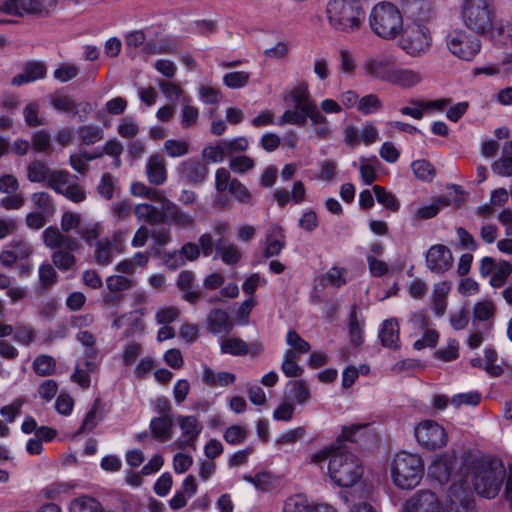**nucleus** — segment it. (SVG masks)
I'll return each mask as SVG.
<instances>
[{
	"instance_id": "1",
	"label": "nucleus",
	"mask_w": 512,
	"mask_h": 512,
	"mask_svg": "<svg viewBox=\"0 0 512 512\" xmlns=\"http://www.w3.org/2000/svg\"><path fill=\"white\" fill-rule=\"evenodd\" d=\"M325 13L331 28L343 33L358 31L366 18L358 0H329Z\"/></svg>"
},
{
	"instance_id": "2",
	"label": "nucleus",
	"mask_w": 512,
	"mask_h": 512,
	"mask_svg": "<svg viewBox=\"0 0 512 512\" xmlns=\"http://www.w3.org/2000/svg\"><path fill=\"white\" fill-rule=\"evenodd\" d=\"M506 475L505 467L500 460H481L474 464L472 483L476 493L492 499L500 491Z\"/></svg>"
},
{
	"instance_id": "3",
	"label": "nucleus",
	"mask_w": 512,
	"mask_h": 512,
	"mask_svg": "<svg viewBox=\"0 0 512 512\" xmlns=\"http://www.w3.org/2000/svg\"><path fill=\"white\" fill-rule=\"evenodd\" d=\"M328 474L338 486L351 487L362 477L363 467L356 455L339 445L328 463Z\"/></svg>"
},
{
	"instance_id": "4",
	"label": "nucleus",
	"mask_w": 512,
	"mask_h": 512,
	"mask_svg": "<svg viewBox=\"0 0 512 512\" xmlns=\"http://www.w3.org/2000/svg\"><path fill=\"white\" fill-rule=\"evenodd\" d=\"M496 12L491 0H464L461 19L470 31L484 35L493 31Z\"/></svg>"
},
{
	"instance_id": "5",
	"label": "nucleus",
	"mask_w": 512,
	"mask_h": 512,
	"mask_svg": "<svg viewBox=\"0 0 512 512\" xmlns=\"http://www.w3.org/2000/svg\"><path fill=\"white\" fill-rule=\"evenodd\" d=\"M424 464L420 456L407 452L395 455L391 464V476L394 484L401 489H413L421 481Z\"/></svg>"
},
{
	"instance_id": "6",
	"label": "nucleus",
	"mask_w": 512,
	"mask_h": 512,
	"mask_svg": "<svg viewBox=\"0 0 512 512\" xmlns=\"http://www.w3.org/2000/svg\"><path fill=\"white\" fill-rule=\"evenodd\" d=\"M372 31L384 39H394L403 31V19L398 8L391 3H379L369 16Z\"/></svg>"
},
{
	"instance_id": "7",
	"label": "nucleus",
	"mask_w": 512,
	"mask_h": 512,
	"mask_svg": "<svg viewBox=\"0 0 512 512\" xmlns=\"http://www.w3.org/2000/svg\"><path fill=\"white\" fill-rule=\"evenodd\" d=\"M448 50L457 58L471 61L481 50V41L470 32L456 28L446 36Z\"/></svg>"
},
{
	"instance_id": "8",
	"label": "nucleus",
	"mask_w": 512,
	"mask_h": 512,
	"mask_svg": "<svg viewBox=\"0 0 512 512\" xmlns=\"http://www.w3.org/2000/svg\"><path fill=\"white\" fill-rule=\"evenodd\" d=\"M401 48L406 51L410 56H420L431 46V37L429 30L422 24H411L409 25L402 37Z\"/></svg>"
},
{
	"instance_id": "9",
	"label": "nucleus",
	"mask_w": 512,
	"mask_h": 512,
	"mask_svg": "<svg viewBox=\"0 0 512 512\" xmlns=\"http://www.w3.org/2000/svg\"><path fill=\"white\" fill-rule=\"evenodd\" d=\"M415 437L428 450L442 448L447 443L445 429L432 420H426L415 427Z\"/></svg>"
},
{
	"instance_id": "10",
	"label": "nucleus",
	"mask_w": 512,
	"mask_h": 512,
	"mask_svg": "<svg viewBox=\"0 0 512 512\" xmlns=\"http://www.w3.org/2000/svg\"><path fill=\"white\" fill-rule=\"evenodd\" d=\"M448 512H475L473 495L463 481L453 483L448 491Z\"/></svg>"
},
{
	"instance_id": "11",
	"label": "nucleus",
	"mask_w": 512,
	"mask_h": 512,
	"mask_svg": "<svg viewBox=\"0 0 512 512\" xmlns=\"http://www.w3.org/2000/svg\"><path fill=\"white\" fill-rule=\"evenodd\" d=\"M263 349V344L258 340L248 344L237 337H226L222 338L220 341L221 352L232 356L249 355L251 358H255L262 353Z\"/></svg>"
},
{
	"instance_id": "12",
	"label": "nucleus",
	"mask_w": 512,
	"mask_h": 512,
	"mask_svg": "<svg viewBox=\"0 0 512 512\" xmlns=\"http://www.w3.org/2000/svg\"><path fill=\"white\" fill-rule=\"evenodd\" d=\"M177 172L185 183L201 185L206 180L209 169L199 158L193 157L180 162Z\"/></svg>"
},
{
	"instance_id": "13",
	"label": "nucleus",
	"mask_w": 512,
	"mask_h": 512,
	"mask_svg": "<svg viewBox=\"0 0 512 512\" xmlns=\"http://www.w3.org/2000/svg\"><path fill=\"white\" fill-rule=\"evenodd\" d=\"M426 267L435 274H443L453 264V256L450 249L443 244L431 246L425 254Z\"/></svg>"
},
{
	"instance_id": "14",
	"label": "nucleus",
	"mask_w": 512,
	"mask_h": 512,
	"mask_svg": "<svg viewBox=\"0 0 512 512\" xmlns=\"http://www.w3.org/2000/svg\"><path fill=\"white\" fill-rule=\"evenodd\" d=\"M394 61L386 54H377L367 57L362 64L365 75L370 78L388 82Z\"/></svg>"
},
{
	"instance_id": "15",
	"label": "nucleus",
	"mask_w": 512,
	"mask_h": 512,
	"mask_svg": "<svg viewBox=\"0 0 512 512\" xmlns=\"http://www.w3.org/2000/svg\"><path fill=\"white\" fill-rule=\"evenodd\" d=\"M403 13L412 19L427 21L435 13L434 0H400Z\"/></svg>"
},
{
	"instance_id": "16",
	"label": "nucleus",
	"mask_w": 512,
	"mask_h": 512,
	"mask_svg": "<svg viewBox=\"0 0 512 512\" xmlns=\"http://www.w3.org/2000/svg\"><path fill=\"white\" fill-rule=\"evenodd\" d=\"M43 242L50 249H65L75 251L79 248L78 241L63 234L57 227L49 226L42 233Z\"/></svg>"
},
{
	"instance_id": "17",
	"label": "nucleus",
	"mask_w": 512,
	"mask_h": 512,
	"mask_svg": "<svg viewBox=\"0 0 512 512\" xmlns=\"http://www.w3.org/2000/svg\"><path fill=\"white\" fill-rule=\"evenodd\" d=\"M405 512H440L436 494L427 490L418 491L406 502Z\"/></svg>"
},
{
	"instance_id": "18",
	"label": "nucleus",
	"mask_w": 512,
	"mask_h": 512,
	"mask_svg": "<svg viewBox=\"0 0 512 512\" xmlns=\"http://www.w3.org/2000/svg\"><path fill=\"white\" fill-rule=\"evenodd\" d=\"M234 323L227 311L212 309L207 315V330L213 335H228Z\"/></svg>"
},
{
	"instance_id": "19",
	"label": "nucleus",
	"mask_w": 512,
	"mask_h": 512,
	"mask_svg": "<svg viewBox=\"0 0 512 512\" xmlns=\"http://www.w3.org/2000/svg\"><path fill=\"white\" fill-rule=\"evenodd\" d=\"M145 173L150 184L163 185L167 181L166 161L159 153L152 154L146 162Z\"/></svg>"
},
{
	"instance_id": "20",
	"label": "nucleus",
	"mask_w": 512,
	"mask_h": 512,
	"mask_svg": "<svg viewBox=\"0 0 512 512\" xmlns=\"http://www.w3.org/2000/svg\"><path fill=\"white\" fill-rule=\"evenodd\" d=\"M178 420L182 435L176 442L177 447L184 449L188 446H193L202 427L194 416H179Z\"/></svg>"
},
{
	"instance_id": "21",
	"label": "nucleus",
	"mask_w": 512,
	"mask_h": 512,
	"mask_svg": "<svg viewBox=\"0 0 512 512\" xmlns=\"http://www.w3.org/2000/svg\"><path fill=\"white\" fill-rule=\"evenodd\" d=\"M164 223H170L177 228L186 229L194 226L195 219L191 214L183 211L176 203L166 201L164 206Z\"/></svg>"
},
{
	"instance_id": "22",
	"label": "nucleus",
	"mask_w": 512,
	"mask_h": 512,
	"mask_svg": "<svg viewBox=\"0 0 512 512\" xmlns=\"http://www.w3.org/2000/svg\"><path fill=\"white\" fill-rule=\"evenodd\" d=\"M421 81L422 75L419 71L398 67L394 64L387 83L403 89H409L416 86Z\"/></svg>"
},
{
	"instance_id": "23",
	"label": "nucleus",
	"mask_w": 512,
	"mask_h": 512,
	"mask_svg": "<svg viewBox=\"0 0 512 512\" xmlns=\"http://www.w3.org/2000/svg\"><path fill=\"white\" fill-rule=\"evenodd\" d=\"M133 212L139 222L151 226L164 223V206L157 207L150 203H140L134 207Z\"/></svg>"
},
{
	"instance_id": "24",
	"label": "nucleus",
	"mask_w": 512,
	"mask_h": 512,
	"mask_svg": "<svg viewBox=\"0 0 512 512\" xmlns=\"http://www.w3.org/2000/svg\"><path fill=\"white\" fill-rule=\"evenodd\" d=\"M119 251L117 239L113 238H102L95 243L94 256L95 260L99 265H109L116 252Z\"/></svg>"
},
{
	"instance_id": "25",
	"label": "nucleus",
	"mask_w": 512,
	"mask_h": 512,
	"mask_svg": "<svg viewBox=\"0 0 512 512\" xmlns=\"http://www.w3.org/2000/svg\"><path fill=\"white\" fill-rule=\"evenodd\" d=\"M195 275L191 271H182L177 279V287L183 293V298L191 303H196L201 295L200 288L194 282Z\"/></svg>"
},
{
	"instance_id": "26",
	"label": "nucleus",
	"mask_w": 512,
	"mask_h": 512,
	"mask_svg": "<svg viewBox=\"0 0 512 512\" xmlns=\"http://www.w3.org/2000/svg\"><path fill=\"white\" fill-rule=\"evenodd\" d=\"M285 247V233L281 226L273 224L268 231L264 257L271 258L281 253Z\"/></svg>"
},
{
	"instance_id": "27",
	"label": "nucleus",
	"mask_w": 512,
	"mask_h": 512,
	"mask_svg": "<svg viewBox=\"0 0 512 512\" xmlns=\"http://www.w3.org/2000/svg\"><path fill=\"white\" fill-rule=\"evenodd\" d=\"M200 254L199 246L195 243L184 244L178 252L167 255L166 263L169 267L176 269L185 264V261H193Z\"/></svg>"
},
{
	"instance_id": "28",
	"label": "nucleus",
	"mask_w": 512,
	"mask_h": 512,
	"mask_svg": "<svg viewBox=\"0 0 512 512\" xmlns=\"http://www.w3.org/2000/svg\"><path fill=\"white\" fill-rule=\"evenodd\" d=\"M381 344L388 348H397L399 341V325L396 319L391 318L383 322L379 332Z\"/></svg>"
},
{
	"instance_id": "29",
	"label": "nucleus",
	"mask_w": 512,
	"mask_h": 512,
	"mask_svg": "<svg viewBox=\"0 0 512 512\" xmlns=\"http://www.w3.org/2000/svg\"><path fill=\"white\" fill-rule=\"evenodd\" d=\"M0 11L18 17L33 15V0H3Z\"/></svg>"
},
{
	"instance_id": "30",
	"label": "nucleus",
	"mask_w": 512,
	"mask_h": 512,
	"mask_svg": "<svg viewBox=\"0 0 512 512\" xmlns=\"http://www.w3.org/2000/svg\"><path fill=\"white\" fill-rule=\"evenodd\" d=\"M491 169L499 176H512V141L504 144L502 156L492 164Z\"/></svg>"
},
{
	"instance_id": "31",
	"label": "nucleus",
	"mask_w": 512,
	"mask_h": 512,
	"mask_svg": "<svg viewBox=\"0 0 512 512\" xmlns=\"http://www.w3.org/2000/svg\"><path fill=\"white\" fill-rule=\"evenodd\" d=\"M215 250L217 256H219L227 265H234L241 258V253L238 247L224 239H217L215 241Z\"/></svg>"
},
{
	"instance_id": "32",
	"label": "nucleus",
	"mask_w": 512,
	"mask_h": 512,
	"mask_svg": "<svg viewBox=\"0 0 512 512\" xmlns=\"http://www.w3.org/2000/svg\"><path fill=\"white\" fill-rule=\"evenodd\" d=\"M291 98L295 107L302 112H306L316 104L311 98L308 85L305 82L300 83L291 91Z\"/></svg>"
},
{
	"instance_id": "33",
	"label": "nucleus",
	"mask_w": 512,
	"mask_h": 512,
	"mask_svg": "<svg viewBox=\"0 0 512 512\" xmlns=\"http://www.w3.org/2000/svg\"><path fill=\"white\" fill-rule=\"evenodd\" d=\"M173 422L170 416L154 417L150 421V430L154 438L165 441L170 438Z\"/></svg>"
},
{
	"instance_id": "34",
	"label": "nucleus",
	"mask_w": 512,
	"mask_h": 512,
	"mask_svg": "<svg viewBox=\"0 0 512 512\" xmlns=\"http://www.w3.org/2000/svg\"><path fill=\"white\" fill-rule=\"evenodd\" d=\"M70 512H104L101 503L93 497L81 496L71 501Z\"/></svg>"
},
{
	"instance_id": "35",
	"label": "nucleus",
	"mask_w": 512,
	"mask_h": 512,
	"mask_svg": "<svg viewBox=\"0 0 512 512\" xmlns=\"http://www.w3.org/2000/svg\"><path fill=\"white\" fill-rule=\"evenodd\" d=\"M52 170L42 161H32L27 167V178L33 183L48 182Z\"/></svg>"
},
{
	"instance_id": "36",
	"label": "nucleus",
	"mask_w": 512,
	"mask_h": 512,
	"mask_svg": "<svg viewBox=\"0 0 512 512\" xmlns=\"http://www.w3.org/2000/svg\"><path fill=\"white\" fill-rule=\"evenodd\" d=\"M314 504L310 503L303 494L288 497L283 505V512H310Z\"/></svg>"
},
{
	"instance_id": "37",
	"label": "nucleus",
	"mask_w": 512,
	"mask_h": 512,
	"mask_svg": "<svg viewBox=\"0 0 512 512\" xmlns=\"http://www.w3.org/2000/svg\"><path fill=\"white\" fill-rule=\"evenodd\" d=\"M349 334L351 342L355 346H359L364 341L363 324L359 321L357 315V307L352 306L349 316Z\"/></svg>"
},
{
	"instance_id": "38",
	"label": "nucleus",
	"mask_w": 512,
	"mask_h": 512,
	"mask_svg": "<svg viewBox=\"0 0 512 512\" xmlns=\"http://www.w3.org/2000/svg\"><path fill=\"white\" fill-rule=\"evenodd\" d=\"M72 176L67 170H52L46 186L61 194L63 190L71 183Z\"/></svg>"
},
{
	"instance_id": "39",
	"label": "nucleus",
	"mask_w": 512,
	"mask_h": 512,
	"mask_svg": "<svg viewBox=\"0 0 512 512\" xmlns=\"http://www.w3.org/2000/svg\"><path fill=\"white\" fill-rule=\"evenodd\" d=\"M286 343L291 349L286 352H295V357L300 354H306L310 351V344L304 340L296 331L289 330L286 334Z\"/></svg>"
},
{
	"instance_id": "40",
	"label": "nucleus",
	"mask_w": 512,
	"mask_h": 512,
	"mask_svg": "<svg viewBox=\"0 0 512 512\" xmlns=\"http://www.w3.org/2000/svg\"><path fill=\"white\" fill-rule=\"evenodd\" d=\"M372 189L378 203H380L381 205H383L384 207L393 212L399 210L400 203L394 194L386 191L385 188L379 185H374Z\"/></svg>"
},
{
	"instance_id": "41",
	"label": "nucleus",
	"mask_w": 512,
	"mask_h": 512,
	"mask_svg": "<svg viewBox=\"0 0 512 512\" xmlns=\"http://www.w3.org/2000/svg\"><path fill=\"white\" fill-rule=\"evenodd\" d=\"M382 107V101L377 95L368 94L359 99L357 110L364 115H370L380 111Z\"/></svg>"
},
{
	"instance_id": "42",
	"label": "nucleus",
	"mask_w": 512,
	"mask_h": 512,
	"mask_svg": "<svg viewBox=\"0 0 512 512\" xmlns=\"http://www.w3.org/2000/svg\"><path fill=\"white\" fill-rule=\"evenodd\" d=\"M448 204L449 201L447 199L439 198L432 204L419 207L414 214V218L416 220L431 219L439 213L441 207L447 206Z\"/></svg>"
},
{
	"instance_id": "43",
	"label": "nucleus",
	"mask_w": 512,
	"mask_h": 512,
	"mask_svg": "<svg viewBox=\"0 0 512 512\" xmlns=\"http://www.w3.org/2000/svg\"><path fill=\"white\" fill-rule=\"evenodd\" d=\"M163 151L171 158L182 157L189 152V143L180 139H168L164 142Z\"/></svg>"
},
{
	"instance_id": "44",
	"label": "nucleus",
	"mask_w": 512,
	"mask_h": 512,
	"mask_svg": "<svg viewBox=\"0 0 512 512\" xmlns=\"http://www.w3.org/2000/svg\"><path fill=\"white\" fill-rule=\"evenodd\" d=\"M310 397L307 386H287L284 391V398L293 404H304Z\"/></svg>"
},
{
	"instance_id": "45",
	"label": "nucleus",
	"mask_w": 512,
	"mask_h": 512,
	"mask_svg": "<svg viewBox=\"0 0 512 512\" xmlns=\"http://www.w3.org/2000/svg\"><path fill=\"white\" fill-rule=\"evenodd\" d=\"M250 73L246 71H232L223 76V83L230 89H240L249 83Z\"/></svg>"
},
{
	"instance_id": "46",
	"label": "nucleus",
	"mask_w": 512,
	"mask_h": 512,
	"mask_svg": "<svg viewBox=\"0 0 512 512\" xmlns=\"http://www.w3.org/2000/svg\"><path fill=\"white\" fill-rule=\"evenodd\" d=\"M248 436V430L245 426L231 425L223 433L224 440L230 445L242 444Z\"/></svg>"
},
{
	"instance_id": "47",
	"label": "nucleus",
	"mask_w": 512,
	"mask_h": 512,
	"mask_svg": "<svg viewBox=\"0 0 512 512\" xmlns=\"http://www.w3.org/2000/svg\"><path fill=\"white\" fill-rule=\"evenodd\" d=\"M189 98H183V107L181 111V126L184 129L194 126L199 118L198 108L189 104Z\"/></svg>"
},
{
	"instance_id": "48",
	"label": "nucleus",
	"mask_w": 512,
	"mask_h": 512,
	"mask_svg": "<svg viewBox=\"0 0 512 512\" xmlns=\"http://www.w3.org/2000/svg\"><path fill=\"white\" fill-rule=\"evenodd\" d=\"M511 273L512 265L508 261H500L490 278V285L495 288L503 286Z\"/></svg>"
},
{
	"instance_id": "49",
	"label": "nucleus",
	"mask_w": 512,
	"mask_h": 512,
	"mask_svg": "<svg viewBox=\"0 0 512 512\" xmlns=\"http://www.w3.org/2000/svg\"><path fill=\"white\" fill-rule=\"evenodd\" d=\"M459 356V343L456 339H450L446 347L437 349L434 352V357L443 362H450L457 359Z\"/></svg>"
},
{
	"instance_id": "50",
	"label": "nucleus",
	"mask_w": 512,
	"mask_h": 512,
	"mask_svg": "<svg viewBox=\"0 0 512 512\" xmlns=\"http://www.w3.org/2000/svg\"><path fill=\"white\" fill-rule=\"evenodd\" d=\"M117 180L109 173H104L97 186L98 193L106 200H110L117 190Z\"/></svg>"
},
{
	"instance_id": "51",
	"label": "nucleus",
	"mask_w": 512,
	"mask_h": 512,
	"mask_svg": "<svg viewBox=\"0 0 512 512\" xmlns=\"http://www.w3.org/2000/svg\"><path fill=\"white\" fill-rule=\"evenodd\" d=\"M73 251L59 249L52 254L53 264L60 270H69L75 264V256Z\"/></svg>"
},
{
	"instance_id": "52",
	"label": "nucleus",
	"mask_w": 512,
	"mask_h": 512,
	"mask_svg": "<svg viewBox=\"0 0 512 512\" xmlns=\"http://www.w3.org/2000/svg\"><path fill=\"white\" fill-rule=\"evenodd\" d=\"M79 137L83 144L91 145L103 138V132L98 126L84 125L78 129Z\"/></svg>"
},
{
	"instance_id": "53",
	"label": "nucleus",
	"mask_w": 512,
	"mask_h": 512,
	"mask_svg": "<svg viewBox=\"0 0 512 512\" xmlns=\"http://www.w3.org/2000/svg\"><path fill=\"white\" fill-rule=\"evenodd\" d=\"M497 352L492 348L484 350V370L492 377H499L504 370L500 365L496 364Z\"/></svg>"
},
{
	"instance_id": "54",
	"label": "nucleus",
	"mask_w": 512,
	"mask_h": 512,
	"mask_svg": "<svg viewBox=\"0 0 512 512\" xmlns=\"http://www.w3.org/2000/svg\"><path fill=\"white\" fill-rule=\"evenodd\" d=\"M495 306L490 300L477 302L473 307L474 321H487L494 316Z\"/></svg>"
},
{
	"instance_id": "55",
	"label": "nucleus",
	"mask_w": 512,
	"mask_h": 512,
	"mask_svg": "<svg viewBox=\"0 0 512 512\" xmlns=\"http://www.w3.org/2000/svg\"><path fill=\"white\" fill-rule=\"evenodd\" d=\"M411 168L415 176L420 180L429 181L435 175V169L433 165L427 160L413 161Z\"/></svg>"
},
{
	"instance_id": "56",
	"label": "nucleus",
	"mask_w": 512,
	"mask_h": 512,
	"mask_svg": "<svg viewBox=\"0 0 512 512\" xmlns=\"http://www.w3.org/2000/svg\"><path fill=\"white\" fill-rule=\"evenodd\" d=\"M158 84L165 98L172 103H175L178 100L183 102V98H187L183 95V90L180 86L173 82L161 80Z\"/></svg>"
},
{
	"instance_id": "57",
	"label": "nucleus",
	"mask_w": 512,
	"mask_h": 512,
	"mask_svg": "<svg viewBox=\"0 0 512 512\" xmlns=\"http://www.w3.org/2000/svg\"><path fill=\"white\" fill-rule=\"evenodd\" d=\"M56 363L53 357L41 355L33 362V370L40 376H49L55 370Z\"/></svg>"
},
{
	"instance_id": "58",
	"label": "nucleus",
	"mask_w": 512,
	"mask_h": 512,
	"mask_svg": "<svg viewBox=\"0 0 512 512\" xmlns=\"http://www.w3.org/2000/svg\"><path fill=\"white\" fill-rule=\"evenodd\" d=\"M339 70L349 76L355 74L356 62L352 52L346 48L339 50Z\"/></svg>"
},
{
	"instance_id": "59",
	"label": "nucleus",
	"mask_w": 512,
	"mask_h": 512,
	"mask_svg": "<svg viewBox=\"0 0 512 512\" xmlns=\"http://www.w3.org/2000/svg\"><path fill=\"white\" fill-rule=\"evenodd\" d=\"M282 371L287 377H298L302 374L303 370L297 363L295 352H285Z\"/></svg>"
},
{
	"instance_id": "60",
	"label": "nucleus",
	"mask_w": 512,
	"mask_h": 512,
	"mask_svg": "<svg viewBox=\"0 0 512 512\" xmlns=\"http://www.w3.org/2000/svg\"><path fill=\"white\" fill-rule=\"evenodd\" d=\"M481 394L478 391H469L467 393H460L451 398V404L455 407L461 405L477 406L481 401Z\"/></svg>"
},
{
	"instance_id": "61",
	"label": "nucleus",
	"mask_w": 512,
	"mask_h": 512,
	"mask_svg": "<svg viewBox=\"0 0 512 512\" xmlns=\"http://www.w3.org/2000/svg\"><path fill=\"white\" fill-rule=\"evenodd\" d=\"M203 380L207 384H232L236 378L235 375L229 372L214 373L211 369H205Z\"/></svg>"
},
{
	"instance_id": "62",
	"label": "nucleus",
	"mask_w": 512,
	"mask_h": 512,
	"mask_svg": "<svg viewBox=\"0 0 512 512\" xmlns=\"http://www.w3.org/2000/svg\"><path fill=\"white\" fill-rule=\"evenodd\" d=\"M80 69L75 64H62L53 73V76L58 81L65 83L78 76Z\"/></svg>"
},
{
	"instance_id": "63",
	"label": "nucleus",
	"mask_w": 512,
	"mask_h": 512,
	"mask_svg": "<svg viewBox=\"0 0 512 512\" xmlns=\"http://www.w3.org/2000/svg\"><path fill=\"white\" fill-rule=\"evenodd\" d=\"M227 155L223 141L221 144L216 146H207L202 151V157L208 163L222 162L224 157Z\"/></svg>"
},
{
	"instance_id": "64",
	"label": "nucleus",
	"mask_w": 512,
	"mask_h": 512,
	"mask_svg": "<svg viewBox=\"0 0 512 512\" xmlns=\"http://www.w3.org/2000/svg\"><path fill=\"white\" fill-rule=\"evenodd\" d=\"M51 105L58 111L65 113H75L76 102L69 95H54L51 98Z\"/></svg>"
}]
</instances>
